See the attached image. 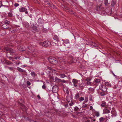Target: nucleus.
<instances>
[{"mask_svg":"<svg viewBox=\"0 0 122 122\" xmlns=\"http://www.w3.org/2000/svg\"><path fill=\"white\" fill-rule=\"evenodd\" d=\"M75 113L78 116L84 117L85 115L84 113L82 112H76Z\"/></svg>","mask_w":122,"mask_h":122,"instance_id":"6","label":"nucleus"},{"mask_svg":"<svg viewBox=\"0 0 122 122\" xmlns=\"http://www.w3.org/2000/svg\"><path fill=\"white\" fill-rule=\"evenodd\" d=\"M64 43L66 44H67L69 43V41L68 39H66L64 40Z\"/></svg>","mask_w":122,"mask_h":122,"instance_id":"36","label":"nucleus"},{"mask_svg":"<svg viewBox=\"0 0 122 122\" xmlns=\"http://www.w3.org/2000/svg\"><path fill=\"white\" fill-rule=\"evenodd\" d=\"M19 50L20 51H24V49L23 46H20L18 47Z\"/></svg>","mask_w":122,"mask_h":122,"instance_id":"20","label":"nucleus"},{"mask_svg":"<svg viewBox=\"0 0 122 122\" xmlns=\"http://www.w3.org/2000/svg\"><path fill=\"white\" fill-rule=\"evenodd\" d=\"M55 58L54 57H52L51 56L48 57L47 60L48 61H56V60L55 59Z\"/></svg>","mask_w":122,"mask_h":122,"instance_id":"12","label":"nucleus"},{"mask_svg":"<svg viewBox=\"0 0 122 122\" xmlns=\"http://www.w3.org/2000/svg\"><path fill=\"white\" fill-rule=\"evenodd\" d=\"M106 117H105L106 118V120L105 122H106L108 120V119H109V116L108 115L107 116H106Z\"/></svg>","mask_w":122,"mask_h":122,"instance_id":"42","label":"nucleus"},{"mask_svg":"<svg viewBox=\"0 0 122 122\" xmlns=\"http://www.w3.org/2000/svg\"><path fill=\"white\" fill-rule=\"evenodd\" d=\"M105 85L106 86H108L109 87L111 86V84L107 82H106L105 83Z\"/></svg>","mask_w":122,"mask_h":122,"instance_id":"29","label":"nucleus"},{"mask_svg":"<svg viewBox=\"0 0 122 122\" xmlns=\"http://www.w3.org/2000/svg\"><path fill=\"white\" fill-rule=\"evenodd\" d=\"M66 92L67 94H69V91L67 89H66Z\"/></svg>","mask_w":122,"mask_h":122,"instance_id":"47","label":"nucleus"},{"mask_svg":"<svg viewBox=\"0 0 122 122\" xmlns=\"http://www.w3.org/2000/svg\"><path fill=\"white\" fill-rule=\"evenodd\" d=\"M80 94L78 93H77L75 95L74 98L76 100H79V98Z\"/></svg>","mask_w":122,"mask_h":122,"instance_id":"16","label":"nucleus"},{"mask_svg":"<svg viewBox=\"0 0 122 122\" xmlns=\"http://www.w3.org/2000/svg\"><path fill=\"white\" fill-rule=\"evenodd\" d=\"M42 31L44 33H46L47 32V30L46 28L43 29L42 30Z\"/></svg>","mask_w":122,"mask_h":122,"instance_id":"41","label":"nucleus"},{"mask_svg":"<svg viewBox=\"0 0 122 122\" xmlns=\"http://www.w3.org/2000/svg\"><path fill=\"white\" fill-rule=\"evenodd\" d=\"M61 80V79H59L56 77H55V81L57 82H60Z\"/></svg>","mask_w":122,"mask_h":122,"instance_id":"23","label":"nucleus"},{"mask_svg":"<svg viewBox=\"0 0 122 122\" xmlns=\"http://www.w3.org/2000/svg\"><path fill=\"white\" fill-rule=\"evenodd\" d=\"M72 116L73 117H75V116L74 115H73V114H72Z\"/></svg>","mask_w":122,"mask_h":122,"instance_id":"63","label":"nucleus"},{"mask_svg":"<svg viewBox=\"0 0 122 122\" xmlns=\"http://www.w3.org/2000/svg\"><path fill=\"white\" fill-rule=\"evenodd\" d=\"M23 25L24 27L27 28H30V26L29 23L26 22H24L23 23Z\"/></svg>","mask_w":122,"mask_h":122,"instance_id":"5","label":"nucleus"},{"mask_svg":"<svg viewBox=\"0 0 122 122\" xmlns=\"http://www.w3.org/2000/svg\"><path fill=\"white\" fill-rule=\"evenodd\" d=\"M57 61H56V62L55 63V64H54V63H53V61H50V63H51V64H57Z\"/></svg>","mask_w":122,"mask_h":122,"instance_id":"57","label":"nucleus"},{"mask_svg":"<svg viewBox=\"0 0 122 122\" xmlns=\"http://www.w3.org/2000/svg\"><path fill=\"white\" fill-rule=\"evenodd\" d=\"M90 110H92L93 109V107L92 106H90Z\"/></svg>","mask_w":122,"mask_h":122,"instance_id":"60","label":"nucleus"},{"mask_svg":"<svg viewBox=\"0 0 122 122\" xmlns=\"http://www.w3.org/2000/svg\"><path fill=\"white\" fill-rule=\"evenodd\" d=\"M30 74L32 76L34 77L36 75V73L32 71L31 72Z\"/></svg>","mask_w":122,"mask_h":122,"instance_id":"26","label":"nucleus"},{"mask_svg":"<svg viewBox=\"0 0 122 122\" xmlns=\"http://www.w3.org/2000/svg\"><path fill=\"white\" fill-rule=\"evenodd\" d=\"M5 24H9V22L8 20H6L5 21Z\"/></svg>","mask_w":122,"mask_h":122,"instance_id":"46","label":"nucleus"},{"mask_svg":"<svg viewBox=\"0 0 122 122\" xmlns=\"http://www.w3.org/2000/svg\"><path fill=\"white\" fill-rule=\"evenodd\" d=\"M56 44V43L54 42H52L51 43V44L53 46H55Z\"/></svg>","mask_w":122,"mask_h":122,"instance_id":"49","label":"nucleus"},{"mask_svg":"<svg viewBox=\"0 0 122 122\" xmlns=\"http://www.w3.org/2000/svg\"><path fill=\"white\" fill-rule=\"evenodd\" d=\"M111 72L112 74L114 75V76H115V77H116L117 76L114 74L113 73L112 71Z\"/></svg>","mask_w":122,"mask_h":122,"instance_id":"59","label":"nucleus"},{"mask_svg":"<svg viewBox=\"0 0 122 122\" xmlns=\"http://www.w3.org/2000/svg\"><path fill=\"white\" fill-rule=\"evenodd\" d=\"M38 23L39 24H41L42 23V20L41 18H39L38 20Z\"/></svg>","mask_w":122,"mask_h":122,"instance_id":"22","label":"nucleus"},{"mask_svg":"<svg viewBox=\"0 0 122 122\" xmlns=\"http://www.w3.org/2000/svg\"><path fill=\"white\" fill-rule=\"evenodd\" d=\"M19 5V4L18 3H15L14 4V6L16 7L18 6Z\"/></svg>","mask_w":122,"mask_h":122,"instance_id":"53","label":"nucleus"},{"mask_svg":"<svg viewBox=\"0 0 122 122\" xmlns=\"http://www.w3.org/2000/svg\"><path fill=\"white\" fill-rule=\"evenodd\" d=\"M2 6H3L4 7L8 8V5H3L2 4Z\"/></svg>","mask_w":122,"mask_h":122,"instance_id":"52","label":"nucleus"},{"mask_svg":"<svg viewBox=\"0 0 122 122\" xmlns=\"http://www.w3.org/2000/svg\"><path fill=\"white\" fill-rule=\"evenodd\" d=\"M106 120V118L101 117L99 119V121L100 122H106L105 121Z\"/></svg>","mask_w":122,"mask_h":122,"instance_id":"14","label":"nucleus"},{"mask_svg":"<svg viewBox=\"0 0 122 122\" xmlns=\"http://www.w3.org/2000/svg\"><path fill=\"white\" fill-rule=\"evenodd\" d=\"M111 113L112 114L111 116L112 117H116L117 115L116 112L115 110L112 111Z\"/></svg>","mask_w":122,"mask_h":122,"instance_id":"11","label":"nucleus"},{"mask_svg":"<svg viewBox=\"0 0 122 122\" xmlns=\"http://www.w3.org/2000/svg\"><path fill=\"white\" fill-rule=\"evenodd\" d=\"M3 51L4 52H7L6 54L7 56L8 55H13L15 52V51L12 49L6 47H4L3 49Z\"/></svg>","mask_w":122,"mask_h":122,"instance_id":"1","label":"nucleus"},{"mask_svg":"<svg viewBox=\"0 0 122 122\" xmlns=\"http://www.w3.org/2000/svg\"><path fill=\"white\" fill-rule=\"evenodd\" d=\"M60 82H63L64 83H65L66 82V81L64 80H62L61 79L60 80Z\"/></svg>","mask_w":122,"mask_h":122,"instance_id":"51","label":"nucleus"},{"mask_svg":"<svg viewBox=\"0 0 122 122\" xmlns=\"http://www.w3.org/2000/svg\"><path fill=\"white\" fill-rule=\"evenodd\" d=\"M18 103L19 105L21 106L23 108H24L25 107V106L24 105L22 104V103H20L19 101H18Z\"/></svg>","mask_w":122,"mask_h":122,"instance_id":"30","label":"nucleus"},{"mask_svg":"<svg viewBox=\"0 0 122 122\" xmlns=\"http://www.w3.org/2000/svg\"><path fill=\"white\" fill-rule=\"evenodd\" d=\"M37 97H38L39 99H40L41 98L40 96L39 95H38L37 96Z\"/></svg>","mask_w":122,"mask_h":122,"instance_id":"64","label":"nucleus"},{"mask_svg":"<svg viewBox=\"0 0 122 122\" xmlns=\"http://www.w3.org/2000/svg\"><path fill=\"white\" fill-rule=\"evenodd\" d=\"M73 86H74V87H76V88L78 89L79 88V85H77V84H73Z\"/></svg>","mask_w":122,"mask_h":122,"instance_id":"40","label":"nucleus"},{"mask_svg":"<svg viewBox=\"0 0 122 122\" xmlns=\"http://www.w3.org/2000/svg\"><path fill=\"white\" fill-rule=\"evenodd\" d=\"M32 47H33V46H28V48L29 49H30Z\"/></svg>","mask_w":122,"mask_h":122,"instance_id":"58","label":"nucleus"},{"mask_svg":"<svg viewBox=\"0 0 122 122\" xmlns=\"http://www.w3.org/2000/svg\"><path fill=\"white\" fill-rule=\"evenodd\" d=\"M19 10L20 12H24L26 11L27 9L26 8L22 7L21 8H19Z\"/></svg>","mask_w":122,"mask_h":122,"instance_id":"15","label":"nucleus"},{"mask_svg":"<svg viewBox=\"0 0 122 122\" xmlns=\"http://www.w3.org/2000/svg\"><path fill=\"white\" fill-rule=\"evenodd\" d=\"M88 101V98L87 97H85V101L87 102Z\"/></svg>","mask_w":122,"mask_h":122,"instance_id":"54","label":"nucleus"},{"mask_svg":"<svg viewBox=\"0 0 122 122\" xmlns=\"http://www.w3.org/2000/svg\"><path fill=\"white\" fill-rule=\"evenodd\" d=\"M60 77L62 78H63L66 76L65 74H60Z\"/></svg>","mask_w":122,"mask_h":122,"instance_id":"27","label":"nucleus"},{"mask_svg":"<svg viewBox=\"0 0 122 122\" xmlns=\"http://www.w3.org/2000/svg\"><path fill=\"white\" fill-rule=\"evenodd\" d=\"M17 69L19 72H22L24 71L23 69L19 67H17Z\"/></svg>","mask_w":122,"mask_h":122,"instance_id":"25","label":"nucleus"},{"mask_svg":"<svg viewBox=\"0 0 122 122\" xmlns=\"http://www.w3.org/2000/svg\"><path fill=\"white\" fill-rule=\"evenodd\" d=\"M103 114H107L109 113L110 112L109 110L107 109V108H105L103 110Z\"/></svg>","mask_w":122,"mask_h":122,"instance_id":"10","label":"nucleus"},{"mask_svg":"<svg viewBox=\"0 0 122 122\" xmlns=\"http://www.w3.org/2000/svg\"><path fill=\"white\" fill-rule=\"evenodd\" d=\"M95 115L97 117H98L100 115V114L99 113V112H95Z\"/></svg>","mask_w":122,"mask_h":122,"instance_id":"31","label":"nucleus"},{"mask_svg":"<svg viewBox=\"0 0 122 122\" xmlns=\"http://www.w3.org/2000/svg\"><path fill=\"white\" fill-rule=\"evenodd\" d=\"M12 29H10V31L11 32L13 33L14 32H15L16 31V30L15 29H14L13 30Z\"/></svg>","mask_w":122,"mask_h":122,"instance_id":"35","label":"nucleus"},{"mask_svg":"<svg viewBox=\"0 0 122 122\" xmlns=\"http://www.w3.org/2000/svg\"><path fill=\"white\" fill-rule=\"evenodd\" d=\"M116 2L114 0H113L112 2L111 5L112 6H114L116 3Z\"/></svg>","mask_w":122,"mask_h":122,"instance_id":"28","label":"nucleus"},{"mask_svg":"<svg viewBox=\"0 0 122 122\" xmlns=\"http://www.w3.org/2000/svg\"><path fill=\"white\" fill-rule=\"evenodd\" d=\"M100 82V80L99 79H96L95 80V83H99Z\"/></svg>","mask_w":122,"mask_h":122,"instance_id":"33","label":"nucleus"},{"mask_svg":"<svg viewBox=\"0 0 122 122\" xmlns=\"http://www.w3.org/2000/svg\"><path fill=\"white\" fill-rule=\"evenodd\" d=\"M82 122H90V120L87 117L83 118L81 120Z\"/></svg>","mask_w":122,"mask_h":122,"instance_id":"8","label":"nucleus"},{"mask_svg":"<svg viewBox=\"0 0 122 122\" xmlns=\"http://www.w3.org/2000/svg\"><path fill=\"white\" fill-rule=\"evenodd\" d=\"M88 119L90 120V122H93V117H89Z\"/></svg>","mask_w":122,"mask_h":122,"instance_id":"37","label":"nucleus"},{"mask_svg":"<svg viewBox=\"0 0 122 122\" xmlns=\"http://www.w3.org/2000/svg\"><path fill=\"white\" fill-rule=\"evenodd\" d=\"M40 45L44 47H47L50 46L51 45V43L50 41H46L43 42H41L39 43Z\"/></svg>","mask_w":122,"mask_h":122,"instance_id":"2","label":"nucleus"},{"mask_svg":"<svg viewBox=\"0 0 122 122\" xmlns=\"http://www.w3.org/2000/svg\"><path fill=\"white\" fill-rule=\"evenodd\" d=\"M113 88H114V89H116V88H117V87H116V86H114V87H113Z\"/></svg>","mask_w":122,"mask_h":122,"instance_id":"62","label":"nucleus"},{"mask_svg":"<svg viewBox=\"0 0 122 122\" xmlns=\"http://www.w3.org/2000/svg\"><path fill=\"white\" fill-rule=\"evenodd\" d=\"M7 65H10L12 63L11 61H5V63Z\"/></svg>","mask_w":122,"mask_h":122,"instance_id":"34","label":"nucleus"},{"mask_svg":"<svg viewBox=\"0 0 122 122\" xmlns=\"http://www.w3.org/2000/svg\"><path fill=\"white\" fill-rule=\"evenodd\" d=\"M106 105V102H105L102 101V103L101 104V106L102 107H104Z\"/></svg>","mask_w":122,"mask_h":122,"instance_id":"21","label":"nucleus"},{"mask_svg":"<svg viewBox=\"0 0 122 122\" xmlns=\"http://www.w3.org/2000/svg\"><path fill=\"white\" fill-rule=\"evenodd\" d=\"M42 88L43 89H45L46 86L45 85H43L42 86Z\"/></svg>","mask_w":122,"mask_h":122,"instance_id":"56","label":"nucleus"},{"mask_svg":"<svg viewBox=\"0 0 122 122\" xmlns=\"http://www.w3.org/2000/svg\"><path fill=\"white\" fill-rule=\"evenodd\" d=\"M91 45L92 46L94 47H96L97 46V44H96L95 42H92L91 44Z\"/></svg>","mask_w":122,"mask_h":122,"instance_id":"43","label":"nucleus"},{"mask_svg":"<svg viewBox=\"0 0 122 122\" xmlns=\"http://www.w3.org/2000/svg\"><path fill=\"white\" fill-rule=\"evenodd\" d=\"M104 2L105 5H107L109 3H108V0H104Z\"/></svg>","mask_w":122,"mask_h":122,"instance_id":"24","label":"nucleus"},{"mask_svg":"<svg viewBox=\"0 0 122 122\" xmlns=\"http://www.w3.org/2000/svg\"><path fill=\"white\" fill-rule=\"evenodd\" d=\"M103 91L101 92H99V94L102 97L106 95L107 94V92L105 91V90H103Z\"/></svg>","mask_w":122,"mask_h":122,"instance_id":"4","label":"nucleus"},{"mask_svg":"<svg viewBox=\"0 0 122 122\" xmlns=\"http://www.w3.org/2000/svg\"><path fill=\"white\" fill-rule=\"evenodd\" d=\"M99 88L102 91H103V90L105 89V91L107 92V88L106 86L105 85H101V86H100Z\"/></svg>","mask_w":122,"mask_h":122,"instance_id":"7","label":"nucleus"},{"mask_svg":"<svg viewBox=\"0 0 122 122\" xmlns=\"http://www.w3.org/2000/svg\"><path fill=\"white\" fill-rule=\"evenodd\" d=\"M72 82L73 83V84H77L78 82V80L75 79H73L72 81Z\"/></svg>","mask_w":122,"mask_h":122,"instance_id":"19","label":"nucleus"},{"mask_svg":"<svg viewBox=\"0 0 122 122\" xmlns=\"http://www.w3.org/2000/svg\"><path fill=\"white\" fill-rule=\"evenodd\" d=\"M78 84L79 87H80L81 89L83 90L84 88V86H83L82 84Z\"/></svg>","mask_w":122,"mask_h":122,"instance_id":"32","label":"nucleus"},{"mask_svg":"<svg viewBox=\"0 0 122 122\" xmlns=\"http://www.w3.org/2000/svg\"><path fill=\"white\" fill-rule=\"evenodd\" d=\"M91 80V79L89 78H87L85 79V81H89Z\"/></svg>","mask_w":122,"mask_h":122,"instance_id":"45","label":"nucleus"},{"mask_svg":"<svg viewBox=\"0 0 122 122\" xmlns=\"http://www.w3.org/2000/svg\"><path fill=\"white\" fill-rule=\"evenodd\" d=\"M26 84L27 85L29 86L30 85V83L29 81H27Z\"/></svg>","mask_w":122,"mask_h":122,"instance_id":"48","label":"nucleus"},{"mask_svg":"<svg viewBox=\"0 0 122 122\" xmlns=\"http://www.w3.org/2000/svg\"><path fill=\"white\" fill-rule=\"evenodd\" d=\"M66 100L69 102H70L71 100V101H72V95H71V96H67L66 97Z\"/></svg>","mask_w":122,"mask_h":122,"instance_id":"9","label":"nucleus"},{"mask_svg":"<svg viewBox=\"0 0 122 122\" xmlns=\"http://www.w3.org/2000/svg\"><path fill=\"white\" fill-rule=\"evenodd\" d=\"M53 39L56 41V42H58L59 41V39L57 37V36H55L53 38Z\"/></svg>","mask_w":122,"mask_h":122,"instance_id":"17","label":"nucleus"},{"mask_svg":"<svg viewBox=\"0 0 122 122\" xmlns=\"http://www.w3.org/2000/svg\"><path fill=\"white\" fill-rule=\"evenodd\" d=\"M74 104V103L73 102H71L69 103V105L70 106H71L73 105Z\"/></svg>","mask_w":122,"mask_h":122,"instance_id":"55","label":"nucleus"},{"mask_svg":"<svg viewBox=\"0 0 122 122\" xmlns=\"http://www.w3.org/2000/svg\"><path fill=\"white\" fill-rule=\"evenodd\" d=\"M8 16L9 17H11L13 15L12 14L11 12H9L8 14Z\"/></svg>","mask_w":122,"mask_h":122,"instance_id":"38","label":"nucleus"},{"mask_svg":"<svg viewBox=\"0 0 122 122\" xmlns=\"http://www.w3.org/2000/svg\"><path fill=\"white\" fill-rule=\"evenodd\" d=\"M74 110L75 111H78L80 110V109L77 106H76L74 108Z\"/></svg>","mask_w":122,"mask_h":122,"instance_id":"18","label":"nucleus"},{"mask_svg":"<svg viewBox=\"0 0 122 122\" xmlns=\"http://www.w3.org/2000/svg\"><path fill=\"white\" fill-rule=\"evenodd\" d=\"M87 105L86 104L82 106V107L83 108H84L87 107Z\"/></svg>","mask_w":122,"mask_h":122,"instance_id":"50","label":"nucleus"},{"mask_svg":"<svg viewBox=\"0 0 122 122\" xmlns=\"http://www.w3.org/2000/svg\"><path fill=\"white\" fill-rule=\"evenodd\" d=\"M79 100L81 102L82 101H83L84 100V98L82 97H80Z\"/></svg>","mask_w":122,"mask_h":122,"instance_id":"39","label":"nucleus"},{"mask_svg":"<svg viewBox=\"0 0 122 122\" xmlns=\"http://www.w3.org/2000/svg\"><path fill=\"white\" fill-rule=\"evenodd\" d=\"M19 58L18 57H15L14 58L15 59L17 60V59H19Z\"/></svg>","mask_w":122,"mask_h":122,"instance_id":"61","label":"nucleus"},{"mask_svg":"<svg viewBox=\"0 0 122 122\" xmlns=\"http://www.w3.org/2000/svg\"><path fill=\"white\" fill-rule=\"evenodd\" d=\"M58 86L57 85H56L53 86L52 89V91L53 93H55L57 92L58 91Z\"/></svg>","mask_w":122,"mask_h":122,"instance_id":"3","label":"nucleus"},{"mask_svg":"<svg viewBox=\"0 0 122 122\" xmlns=\"http://www.w3.org/2000/svg\"><path fill=\"white\" fill-rule=\"evenodd\" d=\"M92 82L90 81H87L86 82V84L87 85H91V84Z\"/></svg>","mask_w":122,"mask_h":122,"instance_id":"44","label":"nucleus"},{"mask_svg":"<svg viewBox=\"0 0 122 122\" xmlns=\"http://www.w3.org/2000/svg\"><path fill=\"white\" fill-rule=\"evenodd\" d=\"M9 24H4L2 26V27L4 29H7L9 27Z\"/></svg>","mask_w":122,"mask_h":122,"instance_id":"13","label":"nucleus"}]
</instances>
